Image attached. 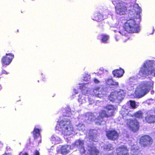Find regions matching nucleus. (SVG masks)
<instances>
[{
  "mask_svg": "<svg viewBox=\"0 0 155 155\" xmlns=\"http://www.w3.org/2000/svg\"><path fill=\"white\" fill-rule=\"evenodd\" d=\"M68 115L69 114V112H68Z\"/></svg>",
  "mask_w": 155,
  "mask_h": 155,
  "instance_id": "nucleus-48",
  "label": "nucleus"
},
{
  "mask_svg": "<svg viewBox=\"0 0 155 155\" xmlns=\"http://www.w3.org/2000/svg\"><path fill=\"white\" fill-rule=\"evenodd\" d=\"M33 134L35 138H37L40 135V130L38 129L35 128L33 132Z\"/></svg>",
  "mask_w": 155,
  "mask_h": 155,
  "instance_id": "nucleus-28",
  "label": "nucleus"
},
{
  "mask_svg": "<svg viewBox=\"0 0 155 155\" xmlns=\"http://www.w3.org/2000/svg\"><path fill=\"white\" fill-rule=\"evenodd\" d=\"M136 78L135 77H130L129 78V82H133L134 80H135Z\"/></svg>",
  "mask_w": 155,
  "mask_h": 155,
  "instance_id": "nucleus-38",
  "label": "nucleus"
},
{
  "mask_svg": "<svg viewBox=\"0 0 155 155\" xmlns=\"http://www.w3.org/2000/svg\"><path fill=\"white\" fill-rule=\"evenodd\" d=\"M106 18L104 17V15H103L100 13H97L95 14L94 18L93 20L97 21H101Z\"/></svg>",
  "mask_w": 155,
  "mask_h": 155,
  "instance_id": "nucleus-23",
  "label": "nucleus"
},
{
  "mask_svg": "<svg viewBox=\"0 0 155 155\" xmlns=\"http://www.w3.org/2000/svg\"><path fill=\"white\" fill-rule=\"evenodd\" d=\"M118 82L114 81L113 80L112 85L117 86H118Z\"/></svg>",
  "mask_w": 155,
  "mask_h": 155,
  "instance_id": "nucleus-37",
  "label": "nucleus"
},
{
  "mask_svg": "<svg viewBox=\"0 0 155 155\" xmlns=\"http://www.w3.org/2000/svg\"><path fill=\"white\" fill-rule=\"evenodd\" d=\"M127 105L129 107H131L132 109H134L137 108V105L135 102L134 101H129L127 102Z\"/></svg>",
  "mask_w": 155,
  "mask_h": 155,
  "instance_id": "nucleus-25",
  "label": "nucleus"
},
{
  "mask_svg": "<svg viewBox=\"0 0 155 155\" xmlns=\"http://www.w3.org/2000/svg\"><path fill=\"white\" fill-rule=\"evenodd\" d=\"M88 100L90 104H92L94 103V100L90 97H88Z\"/></svg>",
  "mask_w": 155,
  "mask_h": 155,
  "instance_id": "nucleus-35",
  "label": "nucleus"
},
{
  "mask_svg": "<svg viewBox=\"0 0 155 155\" xmlns=\"http://www.w3.org/2000/svg\"><path fill=\"white\" fill-rule=\"evenodd\" d=\"M94 81L95 83L96 84L98 83L99 82V81L96 78H94Z\"/></svg>",
  "mask_w": 155,
  "mask_h": 155,
  "instance_id": "nucleus-41",
  "label": "nucleus"
},
{
  "mask_svg": "<svg viewBox=\"0 0 155 155\" xmlns=\"http://www.w3.org/2000/svg\"><path fill=\"white\" fill-rule=\"evenodd\" d=\"M138 74L140 76L143 77L152 74L155 77V61H146L141 67Z\"/></svg>",
  "mask_w": 155,
  "mask_h": 155,
  "instance_id": "nucleus-2",
  "label": "nucleus"
},
{
  "mask_svg": "<svg viewBox=\"0 0 155 155\" xmlns=\"http://www.w3.org/2000/svg\"><path fill=\"white\" fill-rule=\"evenodd\" d=\"M107 111L102 110L100 112L99 115L95 120V122L97 125H101L102 122H105L103 120L104 117H108L113 114L114 110L116 109L115 107L111 105H109L106 107Z\"/></svg>",
  "mask_w": 155,
  "mask_h": 155,
  "instance_id": "nucleus-4",
  "label": "nucleus"
},
{
  "mask_svg": "<svg viewBox=\"0 0 155 155\" xmlns=\"http://www.w3.org/2000/svg\"><path fill=\"white\" fill-rule=\"evenodd\" d=\"M86 148L87 151L86 152L90 155H99V150L94 145H88Z\"/></svg>",
  "mask_w": 155,
  "mask_h": 155,
  "instance_id": "nucleus-11",
  "label": "nucleus"
},
{
  "mask_svg": "<svg viewBox=\"0 0 155 155\" xmlns=\"http://www.w3.org/2000/svg\"><path fill=\"white\" fill-rule=\"evenodd\" d=\"M131 8L130 9H129L130 11L129 15L130 16L131 18L140 20V14L141 11L140 7L139 6L138 4H135L131 6Z\"/></svg>",
  "mask_w": 155,
  "mask_h": 155,
  "instance_id": "nucleus-8",
  "label": "nucleus"
},
{
  "mask_svg": "<svg viewBox=\"0 0 155 155\" xmlns=\"http://www.w3.org/2000/svg\"><path fill=\"white\" fill-rule=\"evenodd\" d=\"M140 143L144 146L149 145L152 144V140L151 138L147 135L141 137L140 139Z\"/></svg>",
  "mask_w": 155,
  "mask_h": 155,
  "instance_id": "nucleus-14",
  "label": "nucleus"
},
{
  "mask_svg": "<svg viewBox=\"0 0 155 155\" xmlns=\"http://www.w3.org/2000/svg\"><path fill=\"white\" fill-rule=\"evenodd\" d=\"M124 30L129 33L138 32L140 29L138 25L134 19H130L127 20L124 26Z\"/></svg>",
  "mask_w": 155,
  "mask_h": 155,
  "instance_id": "nucleus-5",
  "label": "nucleus"
},
{
  "mask_svg": "<svg viewBox=\"0 0 155 155\" xmlns=\"http://www.w3.org/2000/svg\"><path fill=\"white\" fill-rule=\"evenodd\" d=\"M73 91H74V92L76 94H78V90H76V89H73Z\"/></svg>",
  "mask_w": 155,
  "mask_h": 155,
  "instance_id": "nucleus-43",
  "label": "nucleus"
},
{
  "mask_svg": "<svg viewBox=\"0 0 155 155\" xmlns=\"http://www.w3.org/2000/svg\"><path fill=\"white\" fill-rule=\"evenodd\" d=\"M124 73V71L123 69H117L113 71V74L114 77L120 78L122 77Z\"/></svg>",
  "mask_w": 155,
  "mask_h": 155,
  "instance_id": "nucleus-20",
  "label": "nucleus"
},
{
  "mask_svg": "<svg viewBox=\"0 0 155 155\" xmlns=\"http://www.w3.org/2000/svg\"><path fill=\"white\" fill-rule=\"evenodd\" d=\"M9 73L8 72H7L6 71H5V70H3L2 71V74H8Z\"/></svg>",
  "mask_w": 155,
  "mask_h": 155,
  "instance_id": "nucleus-42",
  "label": "nucleus"
},
{
  "mask_svg": "<svg viewBox=\"0 0 155 155\" xmlns=\"http://www.w3.org/2000/svg\"><path fill=\"white\" fill-rule=\"evenodd\" d=\"M78 101L81 104H84L86 102V99L84 96L82 95H79L78 99Z\"/></svg>",
  "mask_w": 155,
  "mask_h": 155,
  "instance_id": "nucleus-29",
  "label": "nucleus"
},
{
  "mask_svg": "<svg viewBox=\"0 0 155 155\" xmlns=\"http://www.w3.org/2000/svg\"><path fill=\"white\" fill-rule=\"evenodd\" d=\"M106 135L109 139L114 140L118 137L119 134L116 130H110L106 132Z\"/></svg>",
  "mask_w": 155,
  "mask_h": 155,
  "instance_id": "nucleus-12",
  "label": "nucleus"
},
{
  "mask_svg": "<svg viewBox=\"0 0 155 155\" xmlns=\"http://www.w3.org/2000/svg\"><path fill=\"white\" fill-rule=\"evenodd\" d=\"M95 118L94 114L92 113H87L84 116V120L87 123H90L94 120Z\"/></svg>",
  "mask_w": 155,
  "mask_h": 155,
  "instance_id": "nucleus-19",
  "label": "nucleus"
},
{
  "mask_svg": "<svg viewBox=\"0 0 155 155\" xmlns=\"http://www.w3.org/2000/svg\"><path fill=\"white\" fill-rule=\"evenodd\" d=\"M126 122L128 127L133 131L136 132L138 129L139 123L135 119L131 120L129 118L126 120Z\"/></svg>",
  "mask_w": 155,
  "mask_h": 155,
  "instance_id": "nucleus-9",
  "label": "nucleus"
},
{
  "mask_svg": "<svg viewBox=\"0 0 155 155\" xmlns=\"http://www.w3.org/2000/svg\"><path fill=\"white\" fill-rule=\"evenodd\" d=\"M73 147H72L71 146H70V148L71 149H73Z\"/></svg>",
  "mask_w": 155,
  "mask_h": 155,
  "instance_id": "nucleus-45",
  "label": "nucleus"
},
{
  "mask_svg": "<svg viewBox=\"0 0 155 155\" xmlns=\"http://www.w3.org/2000/svg\"><path fill=\"white\" fill-rule=\"evenodd\" d=\"M19 155H28V154L27 153L21 152Z\"/></svg>",
  "mask_w": 155,
  "mask_h": 155,
  "instance_id": "nucleus-39",
  "label": "nucleus"
},
{
  "mask_svg": "<svg viewBox=\"0 0 155 155\" xmlns=\"http://www.w3.org/2000/svg\"><path fill=\"white\" fill-rule=\"evenodd\" d=\"M68 146L67 145L59 146L57 148V154H61L65 155L68 152Z\"/></svg>",
  "mask_w": 155,
  "mask_h": 155,
  "instance_id": "nucleus-16",
  "label": "nucleus"
},
{
  "mask_svg": "<svg viewBox=\"0 0 155 155\" xmlns=\"http://www.w3.org/2000/svg\"><path fill=\"white\" fill-rule=\"evenodd\" d=\"M103 147L105 151H108L113 149V147H112L111 144L110 143L105 144L103 146Z\"/></svg>",
  "mask_w": 155,
  "mask_h": 155,
  "instance_id": "nucleus-27",
  "label": "nucleus"
},
{
  "mask_svg": "<svg viewBox=\"0 0 155 155\" xmlns=\"http://www.w3.org/2000/svg\"><path fill=\"white\" fill-rule=\"evenodd\" d=\"M77 129L78 130H81L82 131H84L85 130V126L82 123H80L77 126Z\"/></svg>",
  "mask_w": 155,
  "mask_h": 155,
  "instance_id": "nucleus-31",
  "label": "nucleus"
},
{
  "mask_svg": "<svg viewBox=\"0 0 155 155\" xmlns=\"http://www.w3.org/2000/svg\"><path fill=\"white\" fill-rule=\"evenodd\" d=\"M2 88V87H1V85H0V90H1Z\"/></svg>",
  "mask_w": 155,
  "mask_h": 155,
  "instance_id": "nucleus-47",
  "label": "nucleus"
},
{
  "mask_svg": "<svg viewBox=\"0 0 155 155\" xmlns=\"http://www.w3.org/2000/svg\"><path fill=\"white\" fill-rule=\"evenodd\" d=\"M143 113L141 111H139L136 112L134 114L135 117L137 118H142L143 117Z\"/></svg>",
  "mask_w": 155,
  "mask_h": 155,
  "instance_id": "nucleus-30",
  "label": "nucleus"
},
{
  "mask_svg": "<svg viewBox=\"0 0 155 155\" xmlns=\"http://www.w3.org/2000/svg\"><path fill=\"white\" fill-rule=\"evenodd\" d=\"M84 142L83 140L79 139L76 141L75 143L74 146L78 147L80 148V152L81 153H85L87 151L86 149H85L84 147H83Z\"/></svg>",
  "mask_w": 155,
  "mask_h": 155,
  "instance_id": "nucleus-17",
  "label": "nucleus"
},
{
  "mask_svg": "<svg viewBox=\"0 0 155 155\" xmlns=\"http://www.w3.org/2000/svg\"><path fill=\"white\" fill-rule=\"evenodd\" d=\"M105 94V92L102 88L98 86L95 87L92 91L90 92L91 94L100 98L103 97Z\"/></svg>",
  "mask_w": 155,
  "mask_h": 155,
  "instance_id": "nucleus-10",
  "label": "nucleus"
},
{
  "mask_svg": "<svg viewBox=\"0 0 155 155\" xmlns=\"http://www.w3.org/2000/svg\"><path fill=\"white\" fill-rule=\"evenodd\" d=\"M101 42L106 43H107V41L109 39V36L106 35H101Z\"/></svg>",
  "mask_w": 155,
  "mask_h": 155,
  "instance_id": "nucleus-26",
  "label": "nucleus"
},
{
  "mask_svg": "<svg viewBox=\"0 0 155 155\" xmlns=\"http://www.w3.org/2000/svg\"><path fill=\"white\" fill-rule=\"evenodd\" d=\"M120 113L123 119L126 120L129 119L130 117H133V116L130 114L129 113L127 109L123 108L121 109Z\"/></svg>",
  "mask_w": 155,
  "mask_h": 155,
  "instance_id": "nucleus-18",
  "label": "nucleus"
},
{
  "mask_svg": "<svg viewBox=\"0 0 155 155\" xmlns=\"http://www.w3.org/2000/svg\"><path fill=\"white\" fill-rule=\"evenodd\" d=\"M51 141L52 143L56 144L60 143L61 139L55 135H54L51 137Z\"/></svg>",
  "mask_w": 155,
  "mask_h": 155,
  "instance_id": "nucleus-22",
  "label": "nucleus"
},
{
  "mask_svg": "<svg viewBox=\"0 0 155 155\" xmlns=\"http://www.w3.org/2000/svg\"><path fill=\"white\" fill-rule=\"evenodd\" d=\"M153 82L152 81L142 82L137 89L135 94H139V97H142L153 88Z\"/></svg>",
  "mask_w": 155,
  "mask_h": 155,
  "instance_id": "nucleus-3",
  "label": "nucleus"
},
{
  "mask_svg": "<svg viewBox=\"0 0 155 155\" xmlns=\"http://www.w3.org/2000/svg\"><path fill=\"white\" fill-rule=\"evenodd\" d=\"M113 80L112 79H106V83L109 85H112Z\"/></svg>",
  "mask_w": 155,
  "mask_h": 155,
  "instance_id": "nucleus-34",
  "label": "nucleus"
},
{
  "mask_svg": "<svg viewBox=\"0 0 155 155\" xmlns=\"http://www.w3.org/2000/svg\"><path fill=\"white\" fill-rule=\"evenodd\" d=\"M113 4L115 5L117 14L120 15H124L127 11V7L125 5L121 3L119 0H112Z\"/></svg>",
  "mask_w": 155,
  "mask_h": 155,
  "instance_id": "nucleus-7",
  "label": "nucleus"
},
{
  "mask_svg": "<svg viewBox=\"0 0 155 155\" xmlns=\"http://www.w3.org/2000/svg\"><path fill=\"white\" fill-rule=\"evenodd\" d=\"M91 78V77L90 75L88 74H85L83 76V80L85 81H89Z\"/></svg>",
  "mask_w": 155,
  "mask_h": 155,
  "instance_id": "nucleus-33",
  "label": "nucleus"
},
{
  "mask_svg": "<svg viewBox=\"0 0 155 155\" xmlns=\"http://www.w3.org/2000/svg\"><path fill=\"white\" fill-rule=\"evenodd\" d=\"M34 155H40L39 153L37 150H36L34 154Z\"/></svg>",
  "mask_w": 155,
  "mask_h": 155,
  "instance_id": "nucleus-40",
  "label": "nucleus"
},
{
  "mask_svg": "<svg viewBox=\"0 0 155 155\" xmlns=\"http://www.w3.org/2000/svg\"><path fill=\"white\" fill-rule=\"evenodd\" d=\"M67 106L63 107L62 108V115L64 118L60 121H58L55 127V130L61 131L64 135V138L67 141L68 137V119Z\"/></svg>",
  "mask_w": 155,
  "mask_h": 155,
  "instance_id": "nucleus-1",
  "label": "nucleus"
},
{
  "mask_svg": "<svg viewBox=\"0 0 155 155\" xmlns=\"http://www.w3.org/2000/svg\"><path fill=\"white\" fill-rule=\"evenodd\" d=\"M125 92L123 90L112 92L108 97L109 100L112 102L119 103L125 97Z\"/></svg>",
  "mask_w": 155,
  "mask_h": 155,
  "instance_id": "nucleus-6",
  "label": "nucleus"
},
{
  "mask_svg": "<svg viewBox=\"0 0 155 155\" xmlns=\"http://www.w3.org/2000/svg\"><path fill=\"white\" fill-rule=\"evenodd\" d=\"M154 31V28H153V31L152 34H153V33Z\"/></svg>",
  "mask_w": 155,
  "mask_h": 155,
  "instance_id": "nucleus-46",
  "label": "nucleus"
},
{
  "mask_svg": "<svg viewBox=\"0 0 155 155\" xmlns=\"http://www.w3.org/2000/svg\"><path fill=\"white\" fill-rule=\"evenodd\" d=\"M128 150L124 146H121L117 148L116 152L117 155H129Z\"/></svg>",
  "mask_w": 155,
  "mask_h": 155,
  "instance_id": "nucleus-15",
  "label": "nucleus"
},
{
  "mask_svg": "<svg viewBox=\"0 0 155 155\" xmlns=\"http://www.w3.org/2000/svg\"><path fill=\"white\" fill-rule=\"evenodd\" d=\"M13 57L14 55L12 54H6V56L4 57L2 59L3 65L4 66L9 64L12 62Z\"/></svg>",
  "mask_w": 155,
  "mask_h": 155,
  "instance_id": "nucleus-13",
  "label": "nucleus"
},
{
  "mask_svg": "<svg viewBox=\"0 0 155 155\" xmlns=\"http://www.w3.org/2000/svg\"><path fill=\"white\" fill-rule=\"evenodd\" d=\"M74 133L73 128L71 124L68 125V135L73 134Z\"/></svg>",
  "mask_w": 155,
  "mask_h": 155,
  "instance_id": "nucleus-32",
  "label": "nucleus"
},
{
  "mask_svg": "<svg viewBox=\"0 0 155 155\" xmlns=\"http://www.w3.org/2000/svg\"><path fill=\"white\" fill-rule=\"evenodd\" d=\"M126 31L125 30V31H122V30H120L119 31V32L120 34L121 35H125L126 34Z\"/></svg>",
  "mask_w": 155,
  "mask_h": 155,
  "instance_id": "nucleus-36",
  "label": "nucleus"
},
{
  "mask_svg": "<svg viewBox=\"0 0 155 155\" xmlns=\"http://www.w3.org/2000/svg\"><path fill=\"white\" fill-rule=\"evenodd\" d=\"M3 155H12L10 153H5Z\"/></svg>",
  "mask_w": 155,
  "mask_h": 155,
  "instance_id": "nucleus-44",
  "label": "nucleus"
},
{
  "mask_svg": "<svg viewBox=\"0 0 155 155\" xmlns=\"http://www.w3.org/2000/svg\"><path fill=\"white\" fill-rule=\"evenodd\" d=\"M96 131L93 130H90L88 133L89 139L93 141H95L94 140L97 137Z\"/></svg>",
  "mask_w": 155,
  "mask_h": 155,
  "instance_id": "nucleus-21",
  "label": "nucleus"
},
{
  "mask_svg": "<svg viewBox=\"0 0 155 155\" xmlns=\"http://www.w3.org/2000/svg\"><path fill=\"white\" fill-rule=\"evenodd\" d=\"M79 88L81 90L82 93L84 95L87 94L89 93L88 88L84 84H81V85L79 86Z\"/></svg>",
  "mask_w": 155,
  "mask_h": 155,
  "instance_id": "nucleus-24",
  "label": "nucleus"
}]
</instances>
